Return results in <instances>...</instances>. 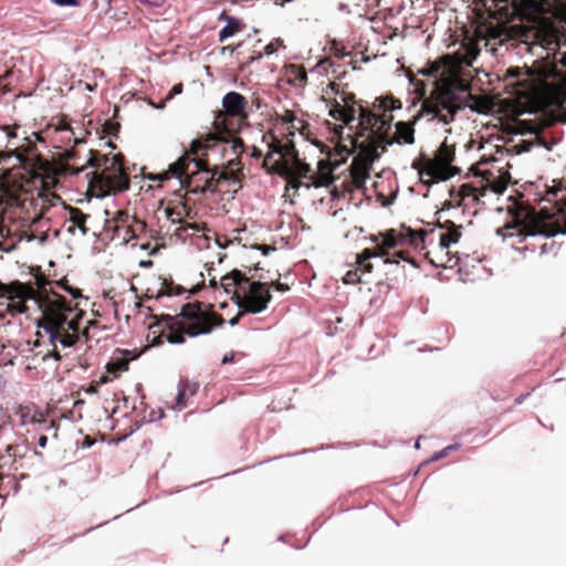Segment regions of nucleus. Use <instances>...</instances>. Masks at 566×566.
I'll return each instance as SVG.
<instances>
[{
  "label": "nucleus",
  "instance_id": "obj_1",
  "mask_svg": "<svg viewBox=\"0 0 566 566\" xmlns=\"http://www.w3.org/2000/svg\"><path fill=\"white\" fill-rule=\"evenodd\" d=\"M480 53L478 43L469 39L453 54H447L429 64L424 75L434 76L436 84L430 95L422 101L421 113L431 115L443 124L454 120L459 111L470 108L486 114L492 108L485 95L472 94V75L469 67Z\"/></svg>",
  "mask_w": 566,
  "mask_h": 566
},
{
  "label": "nucleus",
  "instance_id": "obj_2",
  "mask_svg": "<svg viewBox=\"0 0 566 566\" xmlns=\"http://www.w3.org/2000/svg\"><path fill=\"white\" fill-rule=\"evenodd\" d=\"M0 297H7L10 301L8 311L12 314L25 313L27 300H34L38 303L41 311L38 335L42 338L46 337L52 346L44 354L43 359L52 356L55 360H60L61 349L75 346L82 338L86 343L90 338L88 327L97 324L96 321H88L87 325L81 329L80 323L85 313L77 303L66 300L59 293L42 295L31 283L19 281L10 284L0 283Z\"/></svg>",
  "mask_w": 566,
  "mask_h": 566
},
{
  "label": "nucleus",
  "instance_id": "obj_3",
  "mask_svg": "<svg viewBox=\"0 0 566 566\" xmlns=\"http://www.w3.org/2000/svg\"><path fill=\"white\" fill-rule=\"evenodd\" d=\"M217 138L208 134L205 138H197L191 142L187 151L184 153L168 169L159 174H148L146 178L150 181L164 182L171 178L179 179L178 191L185 193L216 192L223 182L232 186L237 192L242 188L244 179L243 166L240 156L244 153V143L241 138H234L230 145L235 158L229 159L227 165L210 167L207 150L214 146Z\"/></svg>",
  "mask_w": 566,
  "mask_h": 566
},
{
  "label": "nucleus",
  "instance_id": "obj_4",
  "mask_svg": "<svg viewBox=\"0 0 566 566\" xmlns=\"http://www.w3.org/2000/svg\"><path fill=\"white\" fill-rule=\"evenodd\" d=\"M494 17L505 20L513 14L530 15V24H512L507 28L509 36L517 40L531 51L532 45L552 49L558 45L559 29L554 21L542 17L552 13L566 23V0H493Z\"/></svg>",
  "mask_w": 566,
  "mask_h": 566
},
{
  "label": "nucleus",
  "instance_id": "obj_5",
  "mask_svg": "<svg viewBox=\"0 0 566 566\" xmlns=\"http://www.w3.org/2000/svg\"><path fill=\"white\" fill-rule=\"evenodd\" d=\"M167 333L165 334L170 344H184L186 335L196 337L209 334L214 327L222 326L224 318L199 301L182 305L178 315H166Z\"/></svg>",
  "mask_w": 566,
  "mask_h": 566
},
{
  "label": "nucleus",
  "instance_id": "obj_6",
  "mask_svg": "<svg viewBox=\"0 0 566 566\" xmlns=\"http://www.w3.org/2000/svg\"><path fill=\"white\" fill-rule=\"evenodd\" d=\"M87 164L94 168L88 180V188L97 196L123 192L129 189L130 180L124 166L125 157L116 154L113 157L90 149Z\"/></svg>",
  "mask_w": 566,
  "mask_h": 566
},
{
  "label": "nucleus",
  "instance_id": "obj_7",
  "mask_svg": "<svg viewBox=\"0 0 566 566\" xmlns=\"http://www.w3.org/2000/svg\"><path fill=\"white\" fill-rule=\"evenodd\" d=\"M78 151L73 147L62 154L60 160H48L39 154H32L30 158V172L33 185H39L40 189L50 191L56 188L61 178L77 175L87 166V160L78 165Z\"/></svg>",
  "mask_w": 566,
  "mask_h": 566
},
{
  "label": "nucleus",
  "instance_id": "obj_8",
  "mask_svg": "<svg viewBox=\"0 0 566 566\" xmlns=\"http://www.w3.org/2000/svg\"><path fill=\"white\" fill-rule=\"evenodd\" d=\"M222 109L219 111L213 120L218 140L231 142L235 138L234 135L241 130L248 120V101L238 92H229L222 98Z\"/></svg>",
  "mask_w": 566,
  "mask_h": 566
},
{
  "label": "nucleus",
  "instance_id": "obj_9",
  "mask_svg": "<svg viewBox=\"0 0 566 566\" xmlns=\"http://www.w3.org/2000/svg\"><path fill=\"white\" fill-rule=\"evenodd\" d=\"M516 234L521 237L543 234L554 237L558 233H566V213L559 208L557 212L549 213L542 209L539 212L527 210L523 219L520 214L515 218Z\"/></svg>",
  "mask_w": 566,
  "mask_h": 566
},
{
  "label": "nucleus",
  "instance_id": "obj_10",
  "mask_svg": "<svg viewBox=\"0 0 566 566\" xmlns=\"http://www.w3.org/2000/svg\"><path fill=\"white\" fill-rule=\"evenodd\" d=\"M454 157V146L448 145L444 142L436 150L432 158H422L421 160L413 161L412 168L417 169L421 176L427 175L437 181L448 180L460 174V168L452 166Z\"/></svg>",
  "mask_w": 566,
  "mask_h": 566
},
{
  "label": "nucleus",
  "instance_id": "obj_11",
  "mask_svg": "<svg viewBox=\"0 0 566 566\" xmlns=\"http://www.w3.org/2000/svg\"><path fill=\"white\" fill-rule=\"evenodd\" d=\"M548 71L544 67H511L504 80L514 87L518 97L528 98L538 94L547 83Z\"/></svg>",
  "mask_w": 566,
  "mask_h": 566
},
{
  "label": "nucleus",
  "instance_id": "obj_12",
  "mask_svg": "<svg viewBox=\"0 0 566 566\" xmlns=\"http://www.w3.org/2000/svg\"><path fill=\"white\" fill-rule=\"evenodd\" d=\"M146 222L127 210H117L113 217L105 220V231L112 233L111 239L123 244L139 238L146 231Z\"/></svg>",
  "mask_w": 566,
  "mask_h": 566
},
{
  "label": "nucleus",
  "instance_id": "obj_13",
  "mask_svg": "<svg viewBox=\"0 0 566 566\" xmlns=\"http://www.w3.org/2000/svg\"><path fill=\"white\" fill-rule=\"evenodd\" d=\"M350 143L352 149L342 146L340 151L350 155L354 149H357L358 153L355 157L367 164H374L380 157V154L386 151L387 146L392 145V140H388V135L386 134H367L361 138H358V135H354Z\"/></svg>",
  "mask_w": 566,
  "mask_h": 566
},
{
  "label": "nucleus",
  "instance_id": "obj_14",
  "mask_svg": "<svg viewBox=\"0 0 566 566\" xmlns=\"http://www.w3.org/2000/svg\"><path fill=\"white\" fill-rule=\"evenodd\" d=\"M248 290L242 289L241 292H233L235 303L240 310L250 314L263 312L272 300L269 284L260 281H249Z\"/></svg>",
  "mask_w": 566,
  "mask_h": 566
},
{
  "label": "nucleus",
  "instance_id": "obj_15",
  "mask_svg": "<svg viewBox=\"0 0 566 566\" xmlns=\"http://www.w3.org/2000/svg\"><path fill=\"white\" fill-rule=\"evenodd\" d=\"M322 98L326 106L329 107L328 115L333 119L339 120L347 126L356 119L358 105L360 104L357 102L354 93L342 90L340 101L336 97H325V95Z\"/></svg>",
  "mask_w": 566,
  "mask_h": 566
},
{
  "label": "nucleus",
  "instance_id": "obj_16",
  "mask_svg": "<svg viewBox=\"0 0 566 566\" xmlns=\"http://www.w3.org/2000/svg\"><path fill=\"white\" fill-rule=\"evenodd\" d=\"M433 232L427 231L424 229L413 230L409 227L402 226L401 231L397 232L394 229L388 230L384 234L382 244L385 248L394 249L398 244L408 243L409 245L413 247L415 249H420L421 251L426 250V238L429 233Z\"/></svg>",
  "mask_w": 566,
  "mask_h": 566
},
{
  "label": "nucleus",
  "instance_id": "obj_17",
  "mask_svg": "<svg viewBox=\"0 0 566 566\" xmlns=\"http://www.w3.org/2000/svg\"><path fill=\"white\" fill-rule=\"evenodd\" d=\"M401 107L402 103L400 99L392 95H386L375 99L373 103V108L377 113V127L379 132H386V135H388L390 123L394 119V116L390 114V112L400 109Z\"/></svg>",
  "mask_w": 566,
  "mask_h": 566
},
{
  "label": "nucleus",
  "instance_id": "obj_18",
  "mask_svg": "<svg viewBox=\"0 0 566 566\" xmlns=\"http://www.w3.org/2000/svg\"><path fill=\"white\" fill-rule=\"evenodd\" d=\"M281 81L295 90L303 91L307 83V72L302 64H285L281 70Z\"/></svg>",
  "mask_w": 566,
  "mask_h": 566
},
{
  "label": "nucleus",
  "instance_id": "obj_19",
  "mask_svg": "<svg viewBox=\"0 0 566 566\" xmlns=\"http://www.w3.org/2000/svg\"><path fill=\"white\" fill-rule=\"evenodd\" d=\"M357 114L359 122L358 130L355 135H358V138H361L367 134H386V132L378 130L377 113L374 108L371 111L363 105H358Z\"/></svg>",
  "mask_w": 566,
  "mask_h": 566
},
{
  "label": "nucleus",
  "instance_id": "obj_20",
  "mask_svg": "<svg viewBox=\"0 0 566 566\" xmlns=\"http://www.w3.org/2000/svg\"><path fill=\"white\" fill-rule=\"evenodd\" d=\"M64 209L67 211L69 217L66 221L71 224L67 227L66 231L72 235L75 234L76 229L80 230L81 234L85 235L88 232V228L86 227V221L90 218L88 214H85L81 209L72 206L64 205Z\"/></svg>",
  "mask_w": 566,
  "mask_h": 566
},
{
  "label": "nucleus",
  "instance_id": "obj_21",
  "mask_svg": "<svg viewBox=\"0 0 566 566\" xmlns=\"http://www.w3.org/2000/svg\"><path fill=\"white\" fill-rule=\"evenodd\" d=\"M371 166L373 164H367L364 160L354 157L349 167L352 184L354 188H365L366 180L370 176Z\"/></svg>",
  "mask_w": 566,
  "mask_h": 566
},
{
  "label": "nucleus",
  "instance_id": "obj_22",
  "mask_svg": "<svg viewBox=\"0 0 566 566\" xmlns=\"http://www.w3.org/2000/svg\"><path fill=\"white\" fill-rule=\"evenodd\" d=\"M175 196L178 198L176 200V206H171L175 201H169L165 208V213L172 223H180L184 217L188 214L189 207L187 203L186 193H181L177 190Z\"/></svg>",
  "mask_w": 566,
  "mask_h": 566
},
{
  "label": "nucleus",
  "instance_id": "obj_23",
  "mask_svg": "<svg viewBox=\"0 0 566 566\" xmlns=\"http://www.w3.org/2000/svg\"><path fill=\"white\" fill-rule=\"evenodd\" d=\"M334 180L331 163L327 160L318 161V171L312 174L311 182H306V188L328 187Z\"/></svg>",
  "mask_w": 566,
  "mask_h": 566
},
{
  "label": "nucleus",
  "instance_id": "obj_24",
  "mask_svg": "<svg viewBox=\"0 0 566 566\" xmlns=\"http://www.w3.org/2000/svg\"><path fill=\"white\" fill-rule=\"evenodd\" d=\"M480 182H483V187H485V193L491 190L496 195L503 193L509 184V175L494 176L491 171H484L481 175Z\"/></svg>",
  "mask_w": 566,
  "mask_h": 566
},
{
  "label": "nucleus",
  "instance_id": "obj_25",
  "mask_svg": "<svg viewBox=\"0 0 566 566\" xmlns=\"http://www.w3.org/2000/svg\"><path fill=\"white\" fill-rule=\"evenodd\" d=\"M249 283V277L242 273L240 270H232L230 273L223 275L220 280V286L224 290L227 294L233 295V292H239L237 287L240 290L243 289L242 284ZM231 298H234L231 296Z\"/></svg>",
  "mask_w": 566,
  "mask_h": 566
},
{
  "label": "nucleus",
  "instance_id": "obj_26",
  "mask_svg": "<svg viewBox=\"0 0 566 566\" xmlns=\"http://www.w3.org/2000/svg\"><path fill=\"white\" fill-rule=\"evenodd\" d=\"M374 256L389 258L388 249L381 243L377 244L374 249H364L361 253L357 254V264H359L360 270L365 273H370L373 271V264L369 260Z\"/></svg>",
  "mask_w": 566,
  "mask_h": 566
},
{
  "label": "nucleus",
  "instance_id": "obj_27",
  "mask_svg": "<svg viewBox=\"0 0 566 566\" xmlns=\"http://www.w3.org/2000/svg\"><path fill=\"white\" fill-rule=\"evenodd\" d=\"M388 140H392L398 144H413L415 143V129L413 123L411 122H398L396 124V134L394 138H389Z\"/></svg>",
  "mask_w": 566,
  "mask_h": 566
},
{
  "label": "nucleus",
  "instance_id": "obj_28",
  "mask_svg": "<svg viewBox=\"0 0 566 566\" xmlns=\"http://www.w3.org/2000/svg\"><path fill=\"white\" fill-rule=\"evenodd\" d=\"M219 20L227 21V25L223 27L219 32V42H223L226 39L245 29V24L241 20L227 15L226 13H221Z\"/></svg>",
  "mask_w": 566,
  "mask_h": 566
},
{
  "label": "nucleus",
  "instance_id": "obj_29",
  "mask_svg": "<svg viewBox=\"0 0 566 566\" xmlns=\"http://www.w3.org/2000/svg\"><path fill=\"white\" fill-rule=\"evenodd\" d=\"M159 285L160 286L155 294L150 289H147L146 297H155L156 300H158L161 296L179 295L185 291L181 286L175 285L171 279H163Z\"/></svg>",
  "mask_w": 566,
  "mask_h": 566
},
{
  "label": "nucleus",
  "instance_id": "obj_30",
  "mask_svg": "<svg viewBox=\"0 0 566 566\" xmlns=\"http://www.w3.org/2000/svg\"><path fill=\"white\" fill-rule=\"evenodd\" d=\"M275 163H277L280 167H283V169H287V171L294 174V176L306 179V182H311L313 170L308 164L301 161L298 158L294 160L292 165L283 160H275Z\"/></svg>",
  "mask_w": 566,
  "mask_h": 566
},
{
  "label": "nucleus",
  "instance_id": "obj_31",
  "mask_svg": "<svg viewBox=\"0 0 566 566\" xmlns=\"http://www.w3.org/2000/svg\"><path fill=\"white\" fill-rule=\"evenodd\" d=\"M269 172L279 174L286 180V191L290 189L297 191L302 186L306 187V182H303L302 178L294 176V174L287 171V169H283V167H280L275 161L271 165V168H269Z\"/></svg>",
  "mask_w": 566,
  "mask_h": 566
},
{
  "label": "nucleus",
  "instance_id": "obj_32",
  "mask_svg": "<svg viewBox=\"0 0 566 566\" xmlns=\"http://www.w3.org/2000/svg\"><path fill=\"white\" fill-rule=\"evenodd\" d=\"M458 195L461 200H465L468 198H472L473 201L478 202L481 197L485 196V187H483V182H467L459 187Z\"/></svg>",
  "mask_w": 566,
  "mask_h": 566
},
{
  "label": "nucleus",
  "instance_id": "obj_33",
  "mask_svg": "<svg viewBox=\"0 0 566 566\" xmlns=\"http://www.w3.org/2000/svg\"><path fill=\"white\" fill-rule=\"evenodd\" d=\"M449 250L446 249L443 252L439 251V244L437 245L434 251H426L424 258L436 268H447L449 266V262L451 261V256L449 255Z\"/></svg>",
  "mask_w": 566,
  "mask_h": 566
},
{
  "label": "nucleus",
  "instance_id": "obj_34",
  "mask_svg": "<svg viewBox=\"0 0 566 566\" xmlns=\"http://www.w3.org/2000/svg\"><path fill=\"white\" fill-rule=\"evenodd\" d=\"M263 140L266 142L269 145V153L265 156V158L263 159L262 166L269 170V168H270L269 163L272 158V155L277 154L281 156L283 143L281 139H279L276 136H274L271 133L265 134L263 136Z\"/></svg>",
  "mask_w": 566,
  "mask_h": 566
},
{
  "label": "nucleus",
  "instance_id": "obj_35",
  "mask_svg": "<svg viewBox=\"0 0 566 566\" xmlns=\"http://www.w3.org/2000/svg\"><path fill=\"white\" fill-rule=\"evenodd\" d=\"M197 391L195 386H190L187 381H180L178 394L175 398V409L181 410L187 406V398L193 396Z\"/></svg>",
  "mask_w": 566,
  "mask_h": 566
},
{
  "label": "nucleus",
  "instance_id": "obj_36",
  "mask_svg": "<svg viewBox=\"0 0 566 566\" xmlns=\"http://www.w3.org/2000/svg\"><path fill=\"white\" fill-rule=\"evenodd\" d=\"M460 238L461 228L441 233L439 238V251L443 252L446 249L449 250L450 245L457 243Z\"/></svg>",
  "mask_w": 566,
  "mask_h": 566
},
{
  "label": "nucleus",
  "instance_id": "obj_37",
  "mask_svg": "<svg viewBox=\"0 0 566 566\" xmlns=\"http://www.w3.org/2000/svg\"><path fill=\"white\" fill-rule=\"evenodd\" d=\"M129 360L127 358H115L112 359L106 368L107 371L113 374L114 377H118L120 373L128 370Z\"/></svg>",
  "mask_w": 566,
  "mask_h": 566
},
{
  "label": "nucleus",
  "instance_id": "obj_38",
  "mask_svg": "<svg viewBox=\"0 0 566 566\" xmlns=\"http://www.w3.org/2000/svg\"><path fill=\"white\" fill-rule=\"evenodd\" d=\"M297 158V150L295 148L294 143L292 140H286L285 143H283L281 157L277 160H283L286 163H289V160H292L293 163Z\"/></svg>",
  "mask_w": 566,
  "mask_h": 566
},
{
  "label": "nucleus",
  "instance_id": "obj_39",
  "mask_svg": "<svg viewBox=\"0 0 566 566\" xmlns=\"http://www.w3.org/2000/svg\"><path fill=\"white\" fill-rule=\"evenodd\" d=\"M35 282L34 284L36 287L34 290H38L41 292L42 295H52L54 292L48 293L46 285L51 283V281L40 271V269H36V272L33 274Z\"/></svg>",
  "mask_w": 566,
  "mask_h": 566
},
{
  "label": "nucleus",
  "instance_id": "obj_40",
  "mask_svg": "<svg viewBox=\"0 0 566 566\" xmlns=\"http://www.w3.org/2000/svg\"><path fill=\"white\" fill-rule=\"evenodd\" d=\"M280 46H283V40L280 38H276L272 40L269 44L264 46L263 53L260 52L255 59H261L264 55H271L277 51Z\"/></svg>",
  "mask_w": 566,
  "mask_h": 566
},
{
  "label": "nucleus",
  "instance_id": "obj_41",
  "mask_svg": "<svg viewBox=\"0 0 566 566\" xmlns=\"http://www.w3.org/2000/svg\"><path fill=\"white\" fill-rule=\"evenodd\" d=\"M397 259H401L403 261H407L409 263H411L412 265L415 266H418V264L416 263V261L409 255V252L408 251H405V250H400V251H397L392 254V259L390 258H387L385 260V262H398Z\"/></svg>",
  "mask_w": 566,
  "mask_h": 566
},
{
  "label": "nucleus",
  "instance_id": "obj_42",
  "mask_svg": "<svg viewBox=\"0 0 566 566\" xmlns=\"http://www.w3.org/2000/svg\"><path fill=\"white\" fill-rule=\"evenodd\" d=\"M55 283L56 285L61 286L64 291L69 292L73 296V298L82 297L81 290L70 286L66 277H63L62 280L56 281Z\"/></svg>",
  "mask_w": 566,
  "mask_h": 566
},
{
  "label": "nucleus",
  "instance_id": "obj_43",
  "mask_svg": "<svg viewBox=\"0 0 566 566\" xmlns=\"http://www.w3.org/2000/svg\"><path fill=\"white\" fill-rule=\"evenodd\" d=\"M358 271L364 272L360 270V266L358 265L357 270H350L348 271L344 276V283L345 284H356L360 282V275Z\"/></svg>",
  "mask_w": 566,
  "mask_h": 566
},
{
  "label": "nucleus",
  "instance_id": "obj_44",
  "mask_svg": "<svg viewBox=\"0 0 566 566\" xmlns=\"http://www.w3.org/2000/svg\"><path fill=\"white\" fill-rule=\"evenodd\" d=\"M118 129H119V124L112 122V120H106L103 125V132L106 133L107 135L115 136L117 134Z\"/></svg>",
  "mask_w": 566,
  "mask_h": 566
},
{
  "label": "nucleus",
  "instance_id": "obj_45",
  "mask_svg": "<svg viewBox=\"0 0 566 566\" xmlns=\"http://www.w3.org/2000/svg\"><path fill=\"white\" fill-rule=\"evenodd\" d=\"M334 62L329 57H325L318 61L316 69H322L323 71L328 72L329 69L334 67Z\"/></svg>",
  "mask_w": 566,
  "mask_h": 566
},
{
  "label": "nucleus",
  "instance_id": "obj_46",
  "mask_svg": "<svg viewBox=\"0 0 566 566\" xmlns=\"http://www.w3.org/2000/svg\"><path fill=\"white\" fill-rule=\"evenodd\" d=\"M329 91L334 95H337V96H339L342 94V90L339 88V85L334 81L329 82L327 87L324 90L325 95H328Z\"/></svg>",
  "mask_w": 566,
  "mask_h": 566
},
{
  "label": "nucleus",
  "instance_id": "obj_47",
  "mask_svg": "<svg viewBox=\"0 0 566 566\" xmlns=\"http://www.w3.org/2000/svg\"><path fill=\"white\" fill-rule=\"evenodd\" d=\"M280 119L282 123L284 124H292L295 119H296V116L294 114V112L290 111V109H286L281 116H280Z\"/></svg>",
  "mask_w": 566,
  "mask_h": 566
},
{
  "label": "nucleus",
  "instance_id": "obj_48",
  "mask_svg": "<svg viewBox=\"0 0 566 566\" xmlns=\"http://www.w3.org/2000/svg\"><path fill=\"white\" fill-rule=\"evenodd\" d=\"M268 284H269V289L274 287L279 292H286L290 290V286L287 283H282L279 280L268 283Z\"/></svg>",
  "mask_w": 566,
  "mask_h": 566
},
{
  "label": "nucleus",
  "instance_id": "obj_49",
  "mask_svg": "<svg viewBox=\"0 0 566 566\" xmlns=\"http://www.w3.org/2000/svg\"><path fill=\"white\" fill-rule=\"evenodd\" d=\"M45 431H52V437L57 438L59 423L55 420H51L49 423H45Z\"/></svg>",
  "mask_w": 566,
  "mask_h": 566
},
{
  "label": "nucleus",
  "instance_id": "obj_50",
  "mask_svg": "<svg viewBox=\"0 0 566 566\" xmlns=\"http://www.w3.org/2000/svg\"><path fill=\"white\" fill-rule=\"evenodd\" d=\"M457 448H458L457 446H448L443 450H441L440 452L436 453L432 457V460H440L441 458L446 457L449 453V451L455 450Z\"/></svg>",
  "mask_w": 566,
  "mask_h": 566
},
{
  "label": "nucleus",
  "instance_id": "obj_51",
  "mask_svg": "<svg viewBox=\"0 0 566 566\" xmlns=\"http://www.w3.org/2000/svg\"><path fill=\"white\" fill-rule=\"evenodd\" d=\"M438 226L439 228L444 229L446 231H451L461 228V226H455L454 222L451 220H446L444 222L439 223Z\"/></svg>",
  "mask_w": 566,
  "mask_h": 566
},
{
  "label": "nucleus",
  "instance_id": "obj_52",
  "mask_svg": "<svg viewBox=\"0 0 566 566\" xmlns=\"http://www.w3.org/2000/svg\"><path fill=\"white\" fill-rule=\"evenodd\" d=\"M559 188L552 187L547 190L546 195L548 197V200H558L557 199V192L559 191Z\"/></svg>",
  "mask_w": 566,
  "mask_h": 566
},
{
  "label": "nucleus",
  "instance_id": "obj_53",
  "mask_svg": "<svg viewBox=\"0 0 566 566\" xmlns=\"http://www.w3.org/2000/svg\"><path fill=\"white\" fill-rule=\"evenodd\" d=\"M1 130H3L6 133L7 138H13L17 136L14 128H12L10 126H3V127H1Z\"/></svg>",
  "mask_w": 566,
  "mask_h": 566
},
{
  "label": "nucleus",
  "instance_id": "obj_54",
  "mask_svg": "<svg viewBox=\"0 0 566 566\" xmlns=\"http://www.w3.org/2000/svg\"><path fill=\"white\" fill-rule=\"evenodd\" d=\"M247 313H248V312H243V310H240V311H239V313H238L234 317H232V318L230 319V322H229V323H230L232 326H233V325H237V324L239 323L240 318H241L244 314H247Z\"/></svg>",
  "mask_w": 566,
  "mask_h": 566
},
{
  "label": "nucleus",
  "instance_id": "obj_55",
  "mask_svg": "<svg viewBox=\"0 0 566 566\" xmlns=\"http://www.w3.org/2000/svg\"><path fill=\"white\" fill-rule=\"evenodd\" d=\"M55 3L59 6H77V0H55Z\"/></svg>",
  "mask_w": 566,
  "mask_h": 566
},
{
  "label": "nucleus",
  "instance_id": "obj_56",
  "mask_svg": "<svg viewBox=\"0 0 566 566\" xmlns=\"http://www.w3.org/2000/svg\"><path fill=\"white\" fill-rule=\"evenodd\" d=\"M67 129H71L70 124L66 123L65 120L61 119L56 126V130H67Z\"/></svg>",
  "mask_w": 566,
  "mask_h": 566
},
{
  "label": "nucleus",
  "instance_id": "obj_57",
  "mask_svg": "<svg viewBox=\"0 0 566 566\" xmlns=\"http://www.w3.org/2000/svg\"><path fill=\"white\" fill-rule=\"evenodd\" d=\"M234 360V353L226 354L222 358V364H230Z\"/></svg>",
  "mask_w": 566,
  "mask_h": 566
},
{
  "label": "nucleus",
  "instance_id": "obj_58",
  "mask_svg": "<svg viewBox=\"0 0 566 566\" xmlns=\"http://www.w3.org/2000/svg\"><path fill=\"white\" fill-rule=\"evenodd\" d=\"M98 390V385L97 384H91L86 389L85 391L87 394H96Z\"/></svg>",
  "mask_w": 566,
  "mask_h": 566
},
{
  "label": "nucleus",
  "instance_id": "obj_59",
  "mask_svg": "<svg viewBox=\"0 0 566 566\" xmlns=\"http://www.w3.org/2000/svg\"><path fill=\"white\" fill-rule=\"evenodd\" d=\"M38 443L40 448L44 449L48 443V437L45 434L40 436Z\"/></svg>",
  "mask_w": 566,
  "mask_h": 566
},
{
  "label": "nucleus",
  "instance_id": "obj_60",
  "mask_svg": "<svg viewBox=\"0 0 566 566\" xmlns=\"http://www.w3.org/2000/svg\"><path fill=\"white\" fill-rule=\"evenodd\" d=\"M251 156L254 157V158H261L262 157V151L261 149H259L258 147H252V153H251Z\"/></svg>",
  "mask_w": 566,
  "mask_h": 566
},
{
  "label": "nucleus",
  "instance_id": "obj_61",
  "mask_svg": "<svg viewBox=\"0 0 566 566\" xmlns=\"http://www.w3.org/2000/svg\"><path fill=\"white\" fill-rule=\"evenodd\" d=\"M241 44L239 43L237 46H232V45H227V46H223L221 49L222 53H224L226 51L227 52H230V53H233L235 49H238Z\"/></svg>",
  "mask_w": 566,
  "mask_h": 566
},
{
  "label": "nucleus",
  "instance_id": "obj_62",
  "mask_svg": "<svg viewBox=\"0 0 566 566\" xmlns=\"http://www.w3.org/2000/svg\"><path fill=\"white\" fill-rule=\"evenodd\" d=\"M181 92H182V84H177L171 90L172 94H180Z\"/></svg>",
  "mask_w": 566,
  "mask_h": 566
},
{
  "label": "nucleus",
  "instance_id": "obj_63",
  "mask_svg": "<svg viewBox=\"0 0 566 566\" xmlns=\"http://www.w3.org/2000/svg\"><path fill=\"white\" fill-rule=\"evenodd\" d=\"M209 285L213 289H217L220 285V283H218L217 280L213 277L210 280Z\"/></svg>",
  "mask_w": 566,
  "mask_h": 566
},
{
  "label": "nucleus",
  "instance_id": "obj_64",
  "mask_svg": "<svg viewBox=\"0 0 566 566\" xmlns=\"http://www.w3.org/2000/svg\"><path fill=\"white\" fill-rule=\"evenodd\" d=\"M524 398H525V396H520L518 398H516V402L521 403L524 400Z\"/></svg>",
  "mask_w": 566,
  "mask_h": 566
}]
</instances>
